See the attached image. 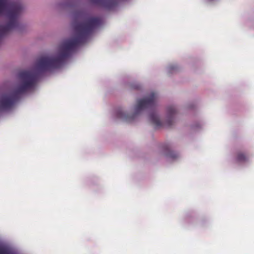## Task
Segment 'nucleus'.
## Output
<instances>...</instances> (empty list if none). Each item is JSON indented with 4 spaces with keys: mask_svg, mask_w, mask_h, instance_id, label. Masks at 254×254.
Here are the masks:
<instances>
[{
    "mask_svg": "<svg viewBox=\"0 0 254 254\" xmlns=\"http://www.w3.org/2000/svg\"><path fill=\"white\" fill-rule=\"evenodd\" d=\"M101 23V19L96 17H88L84 22L78 21L76 19L72 24L74 35L62 43L58 55L41 57L37 59L34 68L19 72L20 83L13 91L0 96V111L11 109L22 94L35 87L43 73L61 67L76 48L85 43L94 30Z\"/></svg>",
    "mask_w": 254,
    "mask_h": 254,
    "instance_id": "f257e3e1",
    "label": "nucleus"
},
{
    "mask_svg": "<svg viewBox=\"0 0 254 254\" xmlns=\"http://www.w3.org/2000/svg\"><path fill=\"white\" fill-rule=\"evenodd\" d=\"M157 98V94L155 92H151L147 97L137 101L134 114L129 115L123 111L120 110L117 113V116L119 118H123L127 122H131L135 119L141 111L146 108L153 107L155 104Z\"/></svg>",
    "mask_w": 254,
    "mask_h": 254,
    "instance_id": "f03ea898",
    "label": "nucleus"
},
{
    "mask_svg": "<svg viewBox=\"0 0 254 254\" xmlns=\"http://www.w3.org/2000/svg\"><path fill=\"white\" fill-rule=\"evenodd\" d=\"M93 4L107 8H111L116 4V0H91Z\"/></svg>",
    "mask_w": 254,
    "mask_h": 254,
    "instance_id": "7ed1b4c3",
    "label": "nucleus"
},
{
    "mask_svg": "<svg viewBox=\"0 0 254 254\" xmlns=\"http://www.w3.org/2000/svg\"><path fill=\"white\" fill-rule=\"evenodd\" d=\"M176 113V110L174 106H170L167 108V116L168 120L167 122V126H171L174 122V116Z\"/></svg>",
    "mask_w": 254,
    "mask_h": 254,
    "instance_id": "20e7f679",
    "label": "nucleus"
},
{
    "mask_svg": "<svg viewBox=\"0 0 254 254\" xmlns=\"http://www.w3.org/2000/svg\"><path fill=\"white\" fill-rule=\"evenodd\" d=\"M249 159V155L242 151H238L236 154L235 160L237 162H245Z\"/></svg>",
    "mask_w": 254,
    "mask_h": 254,
    "instance_id": "39448f33",
    "label": "nucleus"
},
{
    "mask_svg": "<svg viewBox=\"0 0 254 254\" xmlns=\"http://www.w3.org/2000/svg\"><path fill=\"white\" fill-rule=\"evenodd\" d=\"M149 118L151 123L155 126L156 128H159L162 127V123L155 114H151L149 116Z\"/></svg>",
    "mask_w": 254,
    "mask_h": 254,
    "instance_id": "423d86ee",
    "label": "nucleus"
},
{
    "mask_svg": "<svg viewBox=\"0 0 254 254\" xmlns=\"http://www.w3.org/2000/svg\"><path fill=\"white\" fill-rule=\"evenodd\" d=\"M164 154L168 157L173 159L176 158L178 157L177 153L173 151L169 145H165L164 147Z\"/></svg>",
    "mask_w": 254,
    "mask_h": 254,
    "instance_id": "0eeeda50",
    "label": "nucleus"
},
{
    "mask_svg": "<svg viewBox=\"0 0 254 254\" xmlns=\"http://www.w3.org/2000/svg\"><path fill=\"white\" fill-rule=\"evenodd\" d=\"M0 254H12L7 249L0 248Z\"/></svg>",
    "mask_w": 254,
    "mask_h": 254,
    "instance_id": "6e6552de",
    "label": "nucleus"
},
{
    "mask_svg": "<svg viewBox=\"0 0 254 254\" xmlns=\"http://www.w3.org/2000/svg\"><path fill=\"white\" fill-rule=\"evenodd\" d=\"M176 67H174V66H170L169 67V69H170V71H172V70H173L174 69H175Z\"/></svg>",
    "mask_w": 254,
    "mask_h": 254,
    "instance_id": "1a4fd4ad",
    "label": "nucleus"
},
{
    "mask_svg": "<svg viewBox=\"0 0 254 254\" xmlns=\"http://www.w3.org/2000/svg\"><path fill=\"white\" fill-rule=\"evenodd\" d=\"M82 17V14H81V13H79V14L78 15L77 18H80V17Z\"/></svg>",
    "mask_w": 254,
    "mask_h": 254,
    "instance_id": "9d476101",
    "label": "nucleus"
},
{
    "mask_svg": "<svg viewBox=\"0 0 254 254\" xmlns=\"http://www.w3.org/2000/svg\"><path fill=\"white\" fill-rule=\"evenodd\" d=\"M139 87V85H137L135 86L134 88L135 89H138Z\"/></svg>",
    "mask_w": 254,
    "mask_h": 254,
    "instance_id": "9b49d317",
    "label": "nucleus"
}]
</instances>
